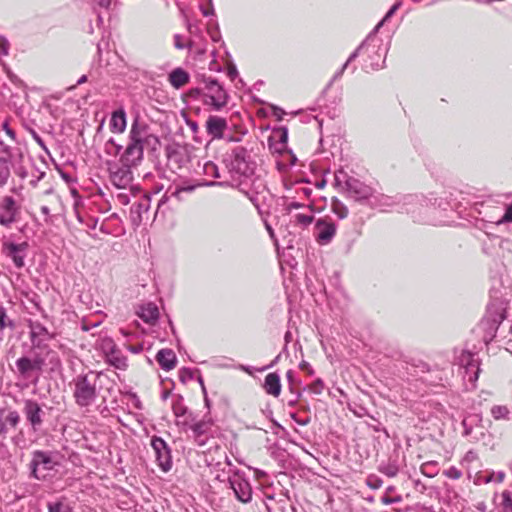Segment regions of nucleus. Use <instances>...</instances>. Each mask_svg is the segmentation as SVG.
Instances as JSON below:
<instances>
[{"label": "nucleus", "mask_w": 512, "mask_h": 512, "mask_svg": "<svg viewBox=\"0 0 512 512\" xmlns=\"http://www.w3.org/2000/svg\"><path fill=\"white\" fill-rule=\"evenodd\" d=\"M224 163L230 177L229 182L197 181L195 183H183L181 185H175L174 188L170 187L167 193H170L171 197L183 200V193H191L198 187L230 185L237 187L241 192L252 199L246 187L248 186V181H251L255 174L256 163L248 150L242 146L235 147L231 153L225 157Z\"/></svg>", "instance_id": "f257e3e1"}, {"label": "nucleus", "mask_w": 512, "mask_h": 512, "mask_svg": "<svg viewBox=\"0 0 512 512\" xmlns=\"http://www.w3.org/2000/svg\"><path fill=\"white\" fill-rule=\"evenodd\" d=\"M158 144V138L150 133L148 126L135 119L130 128L129 143L121 156L122 164L137 166L143 159L144 148L156 149Z\"/></svg>", "instance_id": "f03ea898"}, {"label": "nucleus", "mask_w": 512, "mask_h": 512, "mask_svg": "<svg viewBox=\"0 0 512 512\" xmlns=\"http://www.w3.org/2000/svg\"><path fill=\"white\" fill-rule=\"evenodd\" d=\"M190 95L214 111H220L224 108L229 99V95L224 87L211 77L203 78L199 87L190 91Z\"/></svg>", "instance_id": "7ed1b4c3"}, {"label": "nucleus", "mask_w": 512, "mask_h": 512, "mask_svg": "<svg viewBox=\"0 0 512 512\" xmlns=\"http://www.w3.org/2000/svg\"><path fill=\"white\" fill-rule=\"evenodd\" d=\"M97 379L98 375L93 372L77 375L71 382L73 387V397L80 407L92 405L97 398Z\"/></svg>", "instance_id": "20e7f679"}, {"label": "nucleus", "mask_w": 512, "mask_h": 512, "mask_svg": "<svg viewBox=\"0 0 512 512\" xmlns=\"http://www.w3.org/2000/svg\"><path fill=\"white\" fill-rule=\"evenodd\" d=\"M335 185L347 192L351 197L356 200H368L372 195L373 189L360 180L349 176L343 169L335 172Z\"/></svg>", "instance_id": "39448f33"}, {"label": "nucleus", "mask_w": 512, "mask_h": 512, "mask_svg": "<svg viewBox=\"0 0 512 512\" xmlns=\"http://www.w3.org/2000/svg\"><path fill=\"white\" fill-rule=\"evenodd\" d=\"M45 364V358L40 353H34L32 357L22 356L15 362L19 377L33 383L39 380Z\"/></svg>", "instance_id": "423d86ee"}, {"label": "nucleus", "mask_w": 512, "mask_h": 512, "mask_svg": "<svg viewBox=\"0 0 512 512\" xmlns=\"http://www.w3.org/2000/svg\"><path fill=\"white\" fill-rule=\"evenodd\" d=\"M58 465L55 454L36 450L33 452L32 461L30 463L31 474L38 480H45L50 473Z\"/></svg>", "instance_id": "0eeeda50"}, {"label": "nucleus", "mask_w": 512, "mask_h": 512, "mask_svg": "<svg viewBox=\"0 0 512 512\" xmlns=\"http://www.w3.org/2000/svg\"><path fill=\"white\" fill-rule=\"evenodd\" d=\"M228 483L238 501L244 504L251 502L253 491L244 473L235 470L233 474L229 476Z\"/></svg>", "instance_id": "6e6552de"}, {"label": "nucleus", "mask_w": 512, "mask_h": 512, "mask_svg": "<svg viewBox=\"0 0 512 512\" xmlns=\"http://www.w3.org/2000/svg\"><path fill=\"white\" fill-rule=\"evenodd\" d=\"M463 435L471 442H480L486 437V429L483 425V418L480 413L468 414L462 420Z\"/></svg>", "instance_id": "1a4fd4ad"}, {"label": "nucleus", "mask_w": 512, "mask_h": 512, "mask_svg": "<svg viewBox=\"0 0 512 512\" xmlns=\"http://www.w3.org/2000/svg\"><path fill=\"white\" fill-rule=\"evenodd\" d=\"M458 364L463 369V378L472 386L475 385L480 373L478 358L469 351H462L458 356Z\"/></svg>", "instance_id": "9d476101"}, {"label": "nucleus", "mask_w": 512, "mask_h": 512, "mask_svg": "<svg viewBox=\"0 0 512 512\" xmlns=\"http://www.w3.org/2000/svg\"><path fill=\"white\" fill-rule=\"evenodd\" d=\"M401 6V2H396L389 10L388 12L386 13V15L383 17V19L375 26V28L373 29V31L367 36V38L362 42V44L349 56V58L347 59V61L345 62V64L343 65V67L341 68L340 71H338L334 77H333V80L337 79L338 77H340L343 73V71L348 67L349 63L351 61H353L357 56H358V53L366 48L370 42L374 41L375 39V34L379 31V29L394 15V13L400 8Z\"/></svg>", "instance_id": "9b49d317"}, {"label": "nucleus", "mask_w": 512, "mask_h": 512, "mask_svg": "<svg viewBox=\"0 0 512 512\" xmlns=\"http://www.w3.org/2000/svg\"><path fill=\"white\" fill-rule=\"evenodd\" d=\"M28 251V243L21 242L15 243L12 241H6L2 244V252L3 254L10 258L15 267L21 269L25 265V258L27 256Z\"/></svg>", "instance_id": "f8f14e48"}, {"label": "nucleus", "mask_w": 512, "mask_h": 512, "mask_svg": "<svg viewBox=\"0 0 512 512\" xmlns=\"http://www.w3.org/2000/svg\"><path fill=\"white\" fill-rule=\"evenodd\" d=\"M151 447L154 451L158 466L163 472H168L172 467L171 451L167 443L160 437L151 439Z\"/></svg>", "instance_id": "ddd939ff"}, {"label": "nucleus", "mask_w": 512, "mask_h": 512, "mask_svg": "<svg viewBox=\"0 0 512 512\" xmlns=\"http://www.w3.org/2000/svg\"><path fill=\"white\" fill-rule=\"evenodd\" d=\"M336 234L335 223L328 218H319L315 222L314 237L318 244H329Z\"/></svg>", "instance_id": "4468645a"}, {"label": "nucleus", "mask_w": 512, "mask_h": 512, "mask_svg": "<svg viewBox=\"0 0 512 512\" xmlns=\"http://www.w3.org/2000/svg\"><path fill=\"white\" fill-rule=\"evenodd\" d=\"M19 213V207L15 199L11 196L3 197L0 203V224L9 227L13 224Z\"/></svg>", "instance_id": "2eb2a0df"}, {"label": "nucleus", "mask_w": 512, "mask_h": 512, "mask_svg": "<svg viewBox=\"0 0 512 512\" xmlns=\"http://www.w3.org/2000/svg\"><path fill=\"white\" fill-rule=\"evenodd\" d=\"M30 340L34 349L44 350L46 342L52 338V334L48 329L39 322H29Z\"/></svg>", "instance_id": "dca6fc26"}, {"label": "nucleus", "mask_w": 512, "mask_h": 512, "mask_svg": "<svg viewBox=\"0 0 512 512\" xmlns=\"http://www.w3.org/2000/svg\"><path fill=\"white\" fill-rule=\"evenodd\" d=\"M23 413L33 431H38L43 423V410L38 402L32 399L24 400Z\"/></svg>", "instance_id": "f3484780"}, {"label": "nucleus", "mask_w": 512, "mask_h": 512, "mask_svg": "<svg viewBox=\"0 0 512 512\" xmlns=\"http://www.w3.org/2000/svg\"><path fill=\"white\" fill-rule=\"evenodd\" d=\"M102 349L105 353L106 361L117 369H124L127 366V358L115 346L111 339H105L102 342Z\"/></svg>", "instance_id": "a211bd4d"}, {"label": "nucleus", "mask_w": 512, "mask_h": 512, "mask_svg": "<svg viewBox=\"0 0 512 512\" xmlns=\"http://www.w3.org/2000/svg\"><path fill=\"white\" fill-rule=\"evenodd\" d=\"M110 179L115 187L119 189L128 188L133 181V173L131 171V166L122 164L121 167H117L115 170H112L110 174Z\"/></svg>", "instance_id": "6ab92c4d"}, {"label": "nucleus", "mask_w": 512, "mask_h": 512, "mask_svg": "<svg viewBox=\"0 0 512 512\" xmlns=\"http://www.w3.org/2000/svg\"><path fill=\"white\" fill-rule=\"evenodd\" d=\"M205 127L208 135H210L212 139H222L224 131L228 127V123L225 118L210 115L206 120Z\"/></svg>", "instance_id": "aec40b11"}, {"label": "nucleus", "mask_w": 512, "mask_h": 512, "mask_svg": "<svg viewBox=\"0 0 512 512\" xmlns=\"http://www.w3.org/2000/svg\"><path fill=\"white\" fill-rule=\"evenodd\" d=\"M368 202L370 206L378 208L381 211H388L397 203L394 197L375 192L374 190Z\"/></svg>", "instance_id": "412c9836"}, {"label": "nucleus", "mask_w": 512, "mask_h": 512, "mask_svg": "<svg viewBox=\"0 0 512 512\" xmlns=\"http://www.w3.org/2000/svg\"><path fill=\"white\" fill-rule=\"evenodd\" d=\"M211 428L212 423L205 420L199 421L191 426L194 440L199 446L206 444V440L210 434Z\"/></svg>", "instance_id": "4be33fe9"}, {"label": "nucleus", "mask_w": 512, "mask_h": 512, "mask_svg": "<svg viewBox=\"0 0 512 512\" xmlns=\"http://www.w3.org/2000/svg\"><path fill=\"white\" fill-rule=\"evenodd\" d=\"M156 360L165 371L173 369L176 365V355L171 349H161L156 355Z\"/></svg>", "instance_id": "5701e85b"}, {"label": "nucleus", "mask_w": 512, "mask_h": 512, "mask_svg": "<svg viewBox=\"0 0 512 512\" xmlns=\"http://www.w3.org/2000/svg\"><path fill=\"white\" fill-rule=\"evenodd\" d=\"M313 208L311 205L304 207L302 212H297L293 214V221L295 225L306 228L308 227L314 220Z\"/></svg>", "instance_id": "b1692460"}, {"label": "nucleus", "mask_w": 512, "mask_h": 512, "mask_svg": "<svg viewBox=\"0 0 512 512\" xmlns=\"http://www.w3.org/2000/svg\"><path fill=\"white\" fill-rule=\"evenodd\" d=\"M110 129L114 133H122L126 129V113L124 109L116 110L110 119Z\"/></svg>", "instance_id": "393cba45"}, {"label": "nucleus", "mask_w": 512, "mask_h": 512, "mask_svg": "<svg viewBox=\"0 0 512 512\" xmlns=\"http://www.w3.org/2000/svg\"><path fill=\"white\" fill-rule=\"evenodd\" d=\"M264 389L266 393L272 396H279L281 392V383L279 375L276 373H269L265 377Z\"/></svg>", "instance_id": "a878e982"}, {"label": "nucleus", "mask_w": 512, "mask_h": 512, "mask_svg": "<svg viewBox=\"0 0 512 512\" xmlns=\"http://www.w3.org/2000/svg\"><path fill=\"white\" fill-rule=\"evenodd\" d=\"M138 316L147 323L156 321L159 317L158 307L152 303H146L140 307Z\"/></svg>", "instance_id": "bb28decb"}, {"label": "nucleus", "mask_w": 512, "mask_h": 512, "mask_svg": "<svg viewBox=\"0 0 512 512\" xmlns=\"http://www.w3.org/2000/svg\"><path fill=\"white\" fill-rule=\"evenodd\" d=\"M188 81V73L181 68H176L169 74V82L176 89L183 87Z\"/></svg>", "instance_id": "cd10ccee"}, {"label": "nucleus", "mask_w": 512, "mask_h": 512, "mask_svg": "<svg viewBox=\"0 0 512 512\" xmlns=\"http://www.w3.org/2000/svg\"><path fill=\"white\" fill-rule=\"evenodd\" d=\"M149 199H143L131 207V219L135 225H139L142 221V213L148 212Z\"/></svg>", "instance_id": "c85d7f7f"}, {"label": "nucleus", "mask_w": 512, "mask_h": 512, "mask_svg": "<svg viewBox=\"0 0 512 512\" xmlns=\"http://www.w3.org/2000/svg\"><path fill=\"white\" fill-rule=\"evenodd\" d=\"M11 161L6 157L0 156V188L4 187L11 176Z\"/></svg>", "instance_id": "c756f323"}, {"label": "nucleus", "mask_w": 512, "mask_h": 512, "mask_svg": "<svg viewBox=\"0 0 512 512\" xmlns=\"http://www.w3.org/2000/svg\"><path fill=\"white\" fill-rule=\"evenodd\" d=\"M378 470L387 477L392 478L398 474L399 466L396 461H389L387 463H382Z\"/></svg>", "instance_id": "7c9ffc66"}, {"label": "nucleus", "mask_w": 512, "mask_h": 512, "mask_svg": "<svg viewBox=\"0 0 512 512\" xmlns=\"http://www.w3.org/2000/svg\"><path fill=\"white\" fill-rule=\"evenodd\" d=\"M491 415L495 420H508L510 410L505 405H495L491 408Z\"/></svg>", "instance_id": "2f4dec72"}, {"label": "nucleus", "mask_w": 512, "mask_h": 512, "mask_svg": "<svg viewBox=\"0 0 512 512\" xmlns=\"http://www.w3.org/2000/svg\"><path fill=\"white\" fill-rule=\"evenodd\" d=\"M4 421L6 427L9 425L12 428H15L20 422V415L15 410L8 411L7 413L4 411Z\"/></svg>", "instance_id": "473e14b6"}, {"label": "nucleus", "mask_w": 512, "mask_h": 512, "mask_svg": "<svg viewBox=\"0 0 512 512\" xmlns=\"http://www.w3.org/2000/svg\"><path fill=\"white\" fill-rule=\"evenodd\" d=\"M332 211L339 219H345L348 216V208L338 200L332 202Z\"/></svg>", "instance_id": "72a5a7b5"}, {"label": "nucleus", "mask_w": 512, "mask_h": 512, "mask_svg": "<svg viewBox=\"0 0 512 512\" xmlns=\"http://www.w3.org/2000/svg\"><path fill=\"white\" fill-rule=\"evenodd\" d=\"M172 410L176 417H182L186 414L187 407L183 404L181 396H178L177 399L173 401Z\"/></svg>", "instance_id": "f704fd0d"}, {"label": "nucleus", "mask_w": 512, "mask_h": 512, "mask_svg": "<svg viewBox=\"0 0 512 512\" xmlns=\"http://www.w3.org/2000/svg\"><path fill=\"white\" fill-rule=\"evenodd\" d=\"M203 173L206 176L213 177V178L220 177L218 167L212 161H207L203 164Z\"/></svg>", "instance_id": "c9c22d12"}, {"label": "nucleus", "mask_w": 512, "mask_h": 512, "mask_svg": "<svg viewBox=\"0 0 512 512\" xmlns=\"http://www.w3.org/2000/svg\"><path fill=\"white\" fill-rule=\"evenodd\" d=\"M6 327L13 328L14 324L7 316L6 309L3 306H0V330L5 329Z\"/></svg>", "instance_id": "e433bc0d"}, {"label": "nucleus", "mask_w": 512, "mask_h": 512, "mask_svg": "<svg viewBox=\"0 0 512 512\" xmlns=\"http://www.w3.org/2000/svg\"><path fill=\"white\" fill-rule=\"evenodd\" d=\"M366 484H367V486L369 488L376 490V489H379L382 486L383 481L377 475L370 474L366 478Z\"/></svg>", "instance_id": "4c0bfd02"}, {"label": "nucleus", "mask_w": 512, "mask_h": 512, "mask_svg": "<svg viewBox=\"0 0 512 512\" xmlns=\"http://www.w3.org/2000/svg\"><path fill=\"white\" fill-rule=\"evenodd\" d=\"M324 388V382L320 378L316 379L308 386V390L315 395H320Z\"/></svg>", "instance_id": "58836bf2"}, {"label": "nucleus", "mask_w": 512, "mask_h": 512, "mask_svg": "<svg viewBox=\"0 0 512 512\" xmlns=\"http://www.w3.org/2000/svg\"><path fill=\"white\" fill-rule=\"evenodd\" d=\"M494 223L496 225L512 223V203L506 207L505 213L503 214V216L500 217L498 220H496Z\"/></svg>", "instance_id": "ea45409f"}, {"label": "nucleus", "mask_w": 512, "mask_h": 512, "mask_svg": "<svg viewBox=\"0 0 512 512\" xmlns=\"http://www.w3.org/2000/svg\"><path fill=\"white\" fill-rule=\"evenodd\" d=\"M502 506L505 511L512 512V493L508 490L502 492Z\"/></svg>", "instance_id": "a19ab883"}, {"label": "nucleus", "mask_w": 512, "mask_h": 512, "mask_svg": "<svg viewBox=\"0 0 512 512\" xmlns=\"http://www.w3.org/2000/svg\"><path fill=\"white\" fill-rule=\"evenodd\" d=\"M49 512H71L70 507L63 502H55L48 504Z\"/></svg>", "instance_id": "79ce46f5"}, {"label": "nucleus", "mask_w": 512, "mask_h": 512, "mask_svg": "<svg viewBox=\"0 0 512 512\" xmlns=\"http://www.w3.org/2000/svg\"><path fill=\"white\" fill-rule=\"evenodd\" d=\"M421 472L428 477H433L435 475V465L431 462L424 463L421 466Z\"/></svg>", "instance_id": "37998d69"}, {"label": "nucleus", "mask_w": 512, "mask_h": 512, "mask_svg": "<svg viewBox=\"0 0 512 512\" xmlns=\"http://www.w3.org/2000/svg\"><path fill=\"white\" fill-rule=\"evenodd\" d=\"M445 475L450 479H459L462 476L461 471L456 467H450L445 471Z\"/></svg>", "instance_id": "c03bdc74"}, {"label": "nucleus", "mask_w": 512, "mask_h": 512, "mask_svg": "<svg viewBox=\"0 0 512 512\" xmlns=\"http://www.w3.org/2000/svg\"><path fill=\"white\" fill-rule=\"evenodd\" d=\"M0 53L2 55H8L9 53V42L4 37H0Z\"/></svg>", "instance_id": "a18cd8bd"}, {"label": "nucleus", "mask_w": 512, "mask_h": 512, "mask_svg": "<svg viewBox=\"0 0 512 512\" xmlns=\"http://www.w3.org/2000/svg\"><path fill=\"white\" fill-rule=\"evenodd\" d=\"M402 501V497L401 496H396V497H388V496H384L382 497V502L385 504V505H390V504H393V503H399Z\"/></svg>", "instance_id": "49530a36"}, {"label": "nucleus", "mask_w": 512, "mask_h": 512, "mask_svg": "<svg viewBox=\"0 0 512 512\" xmlns=\"http://www.w3.org/2000/svg\"><path fill=\"white\" fill-rule=\"evenodd\" d=\"M304 207H306L305 205L299 203V202H290L287 207H286V210L289 212V213H292L293 210H298V209H303L304 210Z\"/></svg>", "instance_id": "de8ad7c7"}, {"label": "nucleus", "mask_w": 512, "mask_h": 512, "mask_svg": "<svg viewBox=\"0 0 512 512\" xmlns=\"http://www.w3.org/2000/svg\"><path fill=\"white\" fill-rule=\"evenodd\" d=\"M2 128L3 130L6 132V134L12 139V140H15L16 138V134L15 132L9 127V124L8 122H4L2 124Z\"/></svg>", "instance_id": "09e8293b"}, {"label": "nucleus", "mask_w": 512, "mask_h": 512, "mask_svg": "<svg viewBox=\"0 0 512 512\" xmlns=\"http://www.w3.org/2000/svg\"><path fill=\"white\" fill-rule=\"evenodd\" d=\"M0 145L2 146L1 153L2 156L6 157L9 161L11 158V148L8 145H4L2 142H0Z\"/></svg>", "instance_id": "8fccbe9b"}, {"label": "nucleus", "mask_w": 512, "mask_h": 512, "mask_svg": "<svg viewBox=\"0 0 512 512\" xmlns=\"http://www.w3.org/2000/svg\"><path fill=\"white\" fill-rule=\"evenodd\" d=\"M7 432V428L5 426L4 421V410L0 409V435L5 434Z\"/></svg>", "instance_id": "3c124183"}, {"label": "nucleus", "mask_w": 512, "mask_h": 512, "mask_svg": "<svg viewBox=\"0 0 512 512\" xmlns=\"http://www.w3.org/2000/svg\"><path fill=\"white\" fill-rule=\"evenodd\" d=\"M300 369L303 371H306L309 375H313V373H314V370L312 369L310 364L306 361H303L302 363H300Z\"/></svg>", "instance_id": "603ef678"}, {"label": "nucleus", "mask_w": 512, "mask_h": 512, "mask_svg": "<svg viewBox=\"0 0 512 512\" xmlns=\"http://www.w3.org/2000/svg\"><path fill=\"white\" fill-rule=\"evenodd\" d=\"M174 45L177 49H183L185 47V44L182 41V37L180 35L174 36Z\"/></svg>", "instance_id": "864d4df0"}, {"label": "nucleus", "mask_w": 512, "mask_h": 512, "mask_svg": "<svg viewBox=\"0 0 512 512\" xmlns=\"http://www.w3.org/2000/svg\"><path fill=\"white\" fill-rule=\"evenodd\" d=\"M291 417L293 418V420H294L297 424H299V425H301V426H305V425H307V424L310 422L309 418L299 419V418H297V416H296L295 414H292V415H291Z\"/></svg>", "instance_id": "5fc2aeb1"}, {"label": "nucleus", "mask_w": 512, "mask_h": 512, "mask_svg": "<svg viewBox=\"0 0 512 512\" xmlns=\"http://www.w3.org/2000/svg\"><path fill=\"white\" fill-rule=\"evenodd\" d=\"M101 7H108L110 5V0H94Z\"/></svg>", "instance_id": "6e6d98bb"}, {"label": "nucleus", "mask_w": 512, "mask_h": 512, "mask_svg": "<svg viewBox=\"0 0 512 512\" xmlns=\"http://www.w3.org/2000/svg\"><path fill=\"white\" fill-rule=\"evenodd\" d=\"M41 212L46 216V221L50 217V209L47 206L41 207Z\"/></svg>", "instance_id": "4d7b16f0"}, {"label": "nucleus", "mask_w": 512, "mask_h": 512, "mask_svg": "<svg viewBox=\"0 0 512 512\" xmlns=\"http://www.w3.org/2000/svg\"><path fill=\"white\" fill-rule=\"evenodd\" d=\"M86 81H87V76H86V75H82V76L78 79V81H77L76 85H81V84L85 83Z\"/></svg>", "instance_id": "13d9d810"}, {"label": "nucleus", "mask_w": 512, "mask_h": 512, "mask_svg": "<svg viewBox=\"0 0 512 512\" xmlns=\"http://www.w3.org/2000/svg\"><path fill=\"white\" fill-rule=\"evenodd\" d=\"M169 394H170L169 391H164L163 394H162V399L166 400L168 398Z\"/></svg>", "instance_id": "bf43d9fd"}, {"label": "nucleus", "mask_w": 512, "mask_h": 512, "mask_svg": "<svg viewBox=\"0 0 512 512\" xmlns=\"http://www.w3.org/2000/svg\"><path fill=\"white\" fill-rule=\"evenodd\" d=\"M35 138H36L38 144H40L42 147H44L42 139L40 137H38V136H36Z\"/></svg>", "instance_id": "052dcab7"}, {"label": "nucleus", "mask_w": 512, "mask_h": 512, "mask_svg": "<svg viewBox=\"0 0 512 512\" xmlns=\"http://www.w3.org/2000/svg\"><path fill=\"white\" fill-rule=\"evenodd\" d=\"M394 490H395V487H394V486H389V487L386 489V491H387L388 493L393 492Z\"/></svg>", "instance_id": "680f3d73"}, {"label": "nucleus", "mask_w": 512, "mask_h": 512, "mask_svg": "<svg viewBox=\"0 0 512 512\" xmlns=\"http://www.w3.org/2000/svg\"><path fill=\"white\" fill-rule=\"evenodd\" d=\"M286 139H287V131L284 130L283 135H282V141H286Z\"/></svg>", "instance_id": "e2e57ef3"}, {"label": "nucleus", "mask_w": 512, "mask_h": 512, "mask_svg": "<svg viewBox=\"0 0 512 512\" xmlns=\"http://www.w3.org/2000/svg\"><path fill=\"white\" fill-rule=\"evenodd\" d=\"M266 227H267V230H268L269 234H270L271 236H273V230H272V228H271L269 225H266Z\"/></svg>", "instance_id": "0e129e2a"}, {"label": "nucleus", "mask_w": 512, "mask_h": 512, "mask_svg": "<svg viewBox=\"0 0 512 512\" xmlns=\"http://www.w3.org/2000/svg\"><path fill=\"white\" fill-rule=\"evenodd\" d=\"M504 476H505V474L503 472L499 473V475H498L499 480L502 481Z\"/></svg>", "instance_id": "69168bd1"}, {"label": "nucleus", "mask_w": 512, "mask_h": 512, "mask_svg": "<svg viewBox=\"0 0 512 512\" xmlns=\"http://www.w3.org/2000/svg\"><path fill=\"white\" fill-rule=\"evenodd\" d=\"M226 463H227L229 466H232V462L228 459V457H226Z\"/></svg>", "instance_id": "338daca9"}, {"label": "nucleus", "mask_w": 512, "mask_h": 512, "mask_svg": "<svg viewBox=\"0 0 512 512\" xmlns=\"http://www.w3.org/2000/svg\"><path fill=\"white\" fill-rule=\"evenodd\" d=\"M82 328H83V330H86V331L90 329V327H89V326H87V325H85V324L83 325V327H82Z\"/></svg>", "instance_id": "774afa93"}]
</instances>
